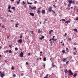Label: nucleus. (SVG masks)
Instances as JSON below:
<instances>
[{"label": "nucleus", "instance_id": "obj_1", "mask_svg": "<svg viewBox=\"0 0 78 78\" xmlns=\"http://www.w3.org/2000/svg\"><path fill=\"white\" fill-rule=\"evenodd\" d=\"M68 73H69V75H73V73H72V72L71 70H69Z\"/></svg>", "mask_w": 78, "mask_h": 78}, {"label": "nucleus", "instance_id": "obj_2", "mask_svg": "<svg viewBox=\"0 0 78 78\" xmlns=\"http://www.w3.org/2000/svg\"><path fill=\"white\" fill-rule=\"evenodd\" d=\"M20 56L21 58L22 57H23V52H21V53L20 54Z\"/></svg>", "mask_w": 78, "mask_h": 78}, {"label": "nucleus", "instance_id": "obj_3", "mask_svg": "<svg viewBox=\"0 0 78 78\" xmlns=\"http://www.w3.org/2000/svg\"><path fill=\"white\" fill-rule=\"evenodd\" d=\"M17 42L19 43H22V39H20L17 41Z\"/></svg>", "mask_w": 78, "mask_h": 78}, {"label": "nucleus", "instance_id": "obj_4", "mask_svg": "<svg viewBox=\"0 0 78 78\" xmlns=\"http://www.w3.org/2000/svg\"><path fill=\"white\" fill-rule=\"evenodd\" d=\"M51 9H52V7H50L48 9V11H50V12L53 11V10H51Z\"/></svg>", "mask_w": 78, "mask_h": 78}, {"label": "nucleus", "instance_id": "obj_5", "mask_svg": "<svg viewBox=\"0 0 78 78\" xmlns=\"http://www.w3.org/2000/svg\"><path fill=\"white\" fill-rule=\"evenodd\" d=\"M5 76V75H4V73H1L0 76L2 77V78H3V76Z\"/></svg>", "mask_w": 78, "mask_h": 78}, {"label": "nucleus", "instance_id": "obj_6", "mask_svg": "<svg viewBox=\"0 0 78 78\" xmlns=\"http://www.w3.org/2000/svg\"><path fill=\"white\" fill-rule=\"evenodd\" d=\"M54 37H55V36H53V37L51 39V40H52V41H57V39H54Z\"/></svg>", "mask_w": 78, "mask_h": 78}, {"label": "nucleus", "instance_id": "obj_7", "mask_svg": "<svg viewBox=\"0 0 78 78\" xmlns=\"http://www.w3.org/2000/svg\"><path fill=\"white\" fill-rule=\"evenodd\" d=\"M41 13H42L43 14H44L45 13V10H43L41 12Z\"/></svg>", "mask_w": 78, "mask_h": 78}, {"label": "nucleus", "instance_id": "obj_8", "mask_svg": "<svg viewBox=\"0 0 78 78\" xmlns=\"http://www.w3.org/2000/svg\"><path fill=\"white\" fill-rule=\"evenodd\" d=\"M45 38V37L44 36H42L41 38H40V39L41 40H42L43 39H44Z\"/></svg>", "mask_w": 78, "mask_h": 78}, {"label": "nucleus", "instance_id": "obj_9", "mask_svg": "<svg viewBox=\"0 0 78 78\" xmlns=\"http://www.w3.org/2000/svg\"><path fill=\"white\" fill-rule=\"evenodd\" d=\"M29 14L31 16H34V14L33 13H30Z\"/></svg>", "mask_w": 78, "mask_h": 78}, {"label": "nucleus", "instance_id": "obj_10", "mask_svg": "<svg viewBox=\"0 0 78 78\" xmlns=\"http://www.w3.org/2000/svg\"><path fill=\"white\" fill-rule=\"evenodd\" d=\"M66 60H67V59L66 58H63L62 61H63V62H66Z\"/></svg>", "mask_w": 78, "mask_h": 78}, {"label": "nucleus", "instance_id": "obj_11", "mask_svg": "<svg viewBox=\"0 0 78 78\" xmlns=\"http://www.w3.org/2000/svg\"><path fill=\"white\" fill-rule=\"evenodd\" d=\"M53 30H51L50 31H49V34H51V32H53Z\"/></svg>", "mask_w": 78, "mask_h": 78}, {"label": "nucleus", "instance_id": "obj_12", "mask_svg": "<svg viewBox=\"0 0 78 78\" xmlns=\"http://www.w3.org/2000/svg\"><path fill=\"white\" fill-rule=\"evenodd\" d=\"M8 9H10V8H11V6L10 5H9L8 6Z\"/></svg>", "mask_w": 78, "mask_h": 78}, {"label": "nucleus", "instance_id": "obj_13", "mask_svg": "<svg viewBox=\"0 0 78 78\" xmlns=\"http://www.w3.org/2000/svg\"><path fill=\"white\" fill-rule=\"evenodd\" d=\"M76 76H77V73H74V75L73 76L74 77H75Z\"/></svg>", "mask_w": 78, "mask_h": 78}, {"label": "nucleus", "instance_id": "obj_14", "mask_svg": "<svg viewBox=\"0 0 78 78\" xmlns=\"http://www.w3.org/2000/svg\"><path fill=\"white\" fill-rule=\"evenodd\" d=\"M19 24H18V23H16V24H15V27L16 28H17V27H18V25Z\"/></svg>", "mask_w": 78, "mask_h": 78}, {"label": "nucleus", "instance_id": "obj_15", "mask_svg": "<svg viewBox=\"0 0 78 78\" xmlns=\"http://www.w3.org/2000/svg\"><path fill=\"white\" fill-rule=\"evenodd\" d=\"M65 23H70V21H67L65 22Z\"/></svg>", "mask_w": 78, "mask_h": 78}, {"label": "nucleus", "instance_id": "obj_16", "mask_svg": "<svg viewBox=\"0 0 78 78\" xmlns=\"http://www.w3.org/2000/svg\"><path fill=\"white\" fill-rule=\"evenodd\" d=\"M66 50L67 52H68V51H69V49H68V48H66Z\"/></svg>", "mask_w": 78, "mask_h": 78}, {"label": "nucleus", "instance_id": "obj_17", "mask_svg": "<svg viewBox=\"0 0 78 78\" xmlns=\"http://www.w3.org/2000/svg\"><path fill=\"white\" fill-rule=\"evenodd\" d=\"M11 9H13L14 11V10H15V9H16V8H15V7H12Z\"/></svg>", "mask_w": 78, "mask_h": 78}, {"label": "nucleus", "instance_id": "obj_18", "mask_svg": "<svg viewBox=\"0 0 78 78\" xmlns=\"http://www.w3.org/2000/svg\"><path fill=\"white\" fill-rule=\"evenodd\" d=\"M73 30H74L75 31H76V32H78V31H77V29H73Z\"/></svg>", "mask_w": 78, "mask_h": 78}, {"label": "nucleus", "instance_id": "obj_19", "mask_svg": "<svg viewBox=\"0 0 78 78\" xmlns=\"http://www.w3.org/2000/svg\"><path fill=\"white\" fill-rule=\"evenodd\" d=\"M17 5H19L20 3V2L19 1H17L16 2Z\"/></svg>", "mask_w": 78, "mask_h": 78}, {"label": "nucleus", "instance_id": "obj_20", "mask_svg": "<svg viewBox=\"0 0 78 78\" xmlns=\"http://www.w3.org/2000/svg\"><path fill=\"white\" fill-rule=\"evenodd\" d=\"M40 12H41V11L38 10L37 11V13L39 14V13H40Z\"/></svg>", "mask_w": 78, "mask_h": 78}, {"label": "nucleus", "instance_id": "obj_21", "mask_svg": "<svg viewBox=\"0 0 78 78\" xmlns=\"http://www.w3.org/2000/svg\"><path fill=\"white\" fill-rule=\"evenodd\" d=\"M32 5V4H33V3H30V2H27V4L28 5Z\"/></svg>", "mask_w": 78, "mask_h": 78}, {"label": "nucleus", "instance_id": "obj_22", "mask_svg": "<svg viewBox=\"0 0 78 78\" xmlns=\"http://www.w3.org/2000/svg\"><path fill=\"white\" fill-rule=\"evenodd\" d=\"M71 6V4H68V7H70Z\"/></svg>", "mask_w": 78, "mask_h": 78}, {"label": "nucleus", "instance_id": "obj_23", "mask_svg": "<svg viewBox=\"0 0 78 78\" xmlns=\"http://www.w3.org/2000/svg\"><path fill=\"white\" fill-rule=\"evenodd\" d=\"M36 9V7H34L31 8L32 9Z\"/></svg>", "mask_w": 78, "mask_h": 78}, {"label": "nucleus", "instance_id": "obj_24", "mask_svg": "<svg viewBox=\"0 0 78 78\" xmlns=\"http://www.w3.org/2000/svg\"><path fill=\"white\" fill-rule=\"evenodd\" d=\"M61 20L64 21V22H66V20H65V19H62V20H61L60 21H61Z\"/></svg>", "mask_w": 78, "mask_h": 78}, {"label": "nucleus", "instance_id": "obj_25", "mask_svg": "<svg viewBox=\"0 0 78 78\" xmlns=\"http://www.w3.org/2000/svg\"><path fill=\"white\" fill-rule=\"evenodd\" d=\"M38 33H41V30L39 29H38Z\"/></svg>", "mask_w": 78, "mask_h": 78}, {"label": "nucleus", "instance_id": "obj_26", "mask_svg": "<svg viewBox=\"0 0 78 78\" xmlns=\"http://www.w3.org/2000/svg\"><path fill=\"white\" fill-rule=\"evenodd\" d=\"M67 72H68V70H67V69H66L65 71V73H67Z\"/></svg>", "mask_w": 78, "mask_h": 78}, {"label": "nucleus", "instance_id": "obj_27", "mask_svg": "<svg viewBox=\"0 0 78 78\" xmlns=\"http://www.w3.org/2000/svg\"><path fill=\"white\" fill-rule=\"evenodd\" d=\"M69 4H71V3H72V1H69Z\"/></svg>", "mask_w": 78, "mask_h": 78}, {"label": "nucleus", "instance_id": "obj_28", "mask_svg": "<svg viewBox=\"0 0 78 78\" xmlns=\"http://www.w3.org/2000/svg\"><path fill=\"white\" fill-rule=\"evenodd\" d=\"M46 60H47V59H46V58L44 57V61H46Z\"/></svg>", "mask_w": 78, "mask_h": 78}, {"label": "nucleus", "instance_id": "obj_29", "mask_svg": "<svg viewBox=\"0 0 78 78\" xmlns=\"http://www.w3.org/2000/svg\"><path fill=\"white\" fill-rule=\"evenodd\" d=\"M8 12H10V13H11V12H12V11H11V10L10 9H9V10H8Z\"/></svg>", "mask_w": 78, "mask_h": 78}, {"label": "nucleus", "instance_id": "obj_30", "mask_svg": "<svg viewBox=\"0 0 78 78\" xmlns=\"http://www.w3.org/2000/svg\"><path fill=\"white\" fill-rule=\"evenodd\" d=\"M62 52L63 53H66V52H65V50L62 51Z\"/></svg>", "mask_w": 78, "mask_h": 78}, {"label": "nucleus", "instance_id": "obj_31", "mask_svg": "<svg viewBox=\"0 0 78 78\" xmlns=\"http://www.w3.org/2000/svg\"><path fill=\"white\" fill-rule=\"evenodd\" d=\"M15 50H16V51L18 50V48H15Z\"/></svg>", "mask_w": 78, "mask_h": 78}, {"label": "nucleus", "instance_id": "obj_32", "mask_svg": "<svg viewBox=\"0 0 78 78\" xmlns=\"http://www.w3.org/2000/svg\"><path fill=\"white\" fill-rule=\"evenodd\" d=\"M43 66L44 67H45V63H44L43 64Z\"/></svg>", "mask_w": 78, "mask_h": 78}, {"label": "nucleus", "instance_id": "obj_33", "mask_svg": "<svg viewBox=\"0 0 78 78\" xmlns=\"http://www.w3.org/2000/svg\"><path fill=\"white\" fill-rule=\"evenodd\" d=\"M12 70H14V67L13 66H12Z\"/></svg>", "mask_w": 78, "mask_h": 78}, {"label": "nucleus", "instance_id": "obj_34", "mask_svg": "<svg viewBox=\"0 0 78 78\" xmlns=\"http://www.w3.org/2000/svg\"><path fill=\"white\" fill-rule=\"evenodd\" d=\"M9 50H7L5 51V53H8L9 51Z\"/></svg>", "mask_w": 78, "mask_h": 78}, {"label": "nucleus", "instance_id": "obj_35", "mask_svg": "<svg viewBox=\"0 0 78 78\" xmlns=\"http://www.w3.org/2000/svg\"><path fill=\"white\" fill-rule=\"evenodd\" d=\"M9 52L10 53H12V51H11V50L9 51Z\"/></svg>", "mask_w": 78, "mask_h": 78}, {"label": "nucleus", "instance_id": "obj_36", "mask_svg": "<svg viewBox=\"0 0 78 78\" xmlns=\"http://www.w3.org/2000/svg\"><path fill=\"white\" fill-rule=\"evenodd\" d=\"M71 40V38H68V41H69Z\"/></svg>", "mask_w": 78, "mask_h": 78}, {"label": "nucleus", "instance_id": "obj_37", "mask_svg": "<svg viewBox=\"0 0 78 78\" xmlns=\"http://www.w3.org/2000/svg\"><path fill=\"white\" fill-rule=\"evenodd\" d=\"M13 76H14V77H16V74L13 75Z\"/></svg>", "mask_w": 78, "mask_h": 78}, {"label": "nucleus", "instance_id": "obj_38", "mask_svg": "<svg viewBox=\"0 0 78 78\" xmlns=\"http://www.w3.org/2000/svg\"><path fill=\"white\" fill-rule=\"evenodd\" d=\"M34 3V4H36V3H37V1H35Z\"/></svg>", "mask_w": 78, "mask_h": 78}, {"label": "nucleus", "instance_id": "obj_39", "mask_svg": "<svg viewBox=\"0 0 78 78\" xmlns=\"http://www.w3.org/2000/svg\"><path fill=\"white\" fill-rule=\"evenodd\" d=\"M23 5H25V3L23 1Z\"/></svg>", "mask_w": 78, "mask_h": 78}, {"label": "nucleus", "instance_id": "obj_40", "mask_svg": "<svg viewBox=\"0 0 78 78\" xmlns=\"http://www.w3.org/2000/svg\"><path fill=\"white\" fill-rule=\"evenodd\" d=\"M69 62V61H67L66 62V64H68V63Z\"/></svg>", "mask_w": 78, "mask_h": 78}, {"label": "nucleus", "instance_id": "obj_41", "mask_svg": "<svg viewBox=\"0 0 78 78\" xmlns=\"http://www.w3.org/2000/svg\"><path fill=\"white\" fill-rule=\"evenodd\" d=\"M12 45H9V47H10V48H11V47H12Z\"/></svg>", "mask_w": 78, "mask_h": 78}, {"label": "nucleus", "instance_id": "obj_42", "mask_svg": "<svg viewBox=\"0 0 78 78\" xmlns=\"http://www.w3.org/2000/svg\"><path fill=\"white\" fill-rule=\"evenodd\" d=\"M53 6H54V7H55V8H57V6H55V5H53Z\"/></svg>", "mask_w": 78, "mask_h": 78}, {"label": "nucleus", "instance_id": "obj_43", "mask_svg": "<svg viewBox=\"0 0 78 78\" xmlns=\"http://www.w3.org/2000/svg\"><path fill=\"white\" fill-rule=\"evenodd\" d=\"M76 20H78V18L77 17H76Z\"/></svg>", "mask_w": 78, "mask_h": 78}, {"label": "nucleus", "instance_id": "obj_44", "mask_svg": "<svg viewBox=\"0 0 78 78\" xmlns=\"http://www.w3.org/2000/svg\"><path fill=\"white\" fill-rule=\"evenodd\" d=\"M66 9H67L68 10H70V9L69 8H67Z\"/></svg>", "mask_w": 78, "mask_h": 78}, {"label": "nucleus", "instance_id": "obj_45", "mask_svg": "<svg viewBox=\"0 0 78 78\" xmlns=\"http://www.w3.org/2000/svg\"><path fill=\"white\" fill-rule=\"evenodd\" d=\"M26 65H28V62H26Z\"/></svg>", "mask_w": 78, "mask_h": 78}, {"label": "nucleus", "instance_id": "obj_46", "mask_svg": "<svg viewBox=\"0 0 78 78\" xmlns=\"http://www.w3.org/2000/svg\"><path fill=\"white\" fill-rule=\"evenodd\" d=\"M23 36L22 35H21L20 37V38H22Z\"/></svg>", "mask_w": 78, "mask_h": 78}, {"label": "nucleus", "instance_id": "obj_47", "mask_svg": "<svg viewBox=\"0 0 78 78\" xmlns=\"http://www.w3.org/2000/svg\"><path fill=\"white\" fill-rule=\"evenodd\" d=\"M67 36V34L66 33L65 34L64 36Z\"/></svg>", "mask_w": 78, "mask_h": 78}, {"label": "nucleus", "instance_id": "obj_48", "mask_svg": "<svg viewBox=\"0 0 78 78\" xmlns=\"http://www.w3.org/2000/svg\"><path fill=\"white\" fill-rule=\"evenodd\" d=\"M52 67H55V65L52 64Z\"/></svg>", "mask_w": 78, "mask_h": 78}, {"label": "nucleus", "instance_id": "obj_49", "mask_svg": "<svg viewBox=\"0 0 78 78\" xmlns=\"http://www.w3.org/2000/svg\"><path fill=\"white\" fill-rule=\"evenodd\" d=\"M73 55H76V52H74Z\"/></svg>", "mask_w": 78, "mask_h": 78}, {"label": "nucleus", "instance_id": "obj_50", "mask_svg": "<svg viewBox=\"0 0 78 78\" xmlns=\"http://www.w3.org/2000/svg\"><path fill=\"white\" fill-rule=\"evenodd\" d=\"M48 74H47L46 75V77H48Z\"/></svg>", "mask_w": 78, "mask_h": 78}, {"label": "nucleus", "instance_id": "obj_51", "mask_svg": "<svg viewBox=\"0 0 78 78\" xmlns=\"http://www.w3.org/2000/svg\"><path fill=\"white\" fill-rule=\"evenodd\" d=\"M21 76H23V73H22L21 74Z\"/></svg>", "mask_w": 78, "mask_h": 78}, {"label": "nucleus", "instance_id": "obj_52", "mask_svg": "<svg viewBox=\"0 0 78 78\" xmlns=\"http://www.w3.org/2000/svg\"><path fill=\"white\" fill-rule=\"evenodd\" d=\"M5 62H8V61L6 60H5Z\"/></svg>", "mask_w": 78, "mask_h": 78}, {"label": "nucleus", "instance_id": "obj_53", "mask_svg": "<svg viewBox=\"0 0 78 78\" xmlns=\"http://www.w3.org/2000/svg\"><path fill=\"white\" fill-rule=\"evenodd\" d=\"M30 32H31V33H32V34H33V31H31Z\"/></svg>", "mask_w": 78, "mask_h": 78}, {"label": "nucleus", "instance_id": "obj_54", "mask_svg": "<svg viewBox=\"0 0 78 78\" xmlns=\"http://www.w3.org/2000/svg\"><path fill=\"white\" fill-rule=\"evenodd\" d=\"M58 2V1L57 0H55V2Z\"/></svg>", "mask_w": 78, "mask_h": 78}, {"label": "nucleus", "instance_id": "obj_55", "mask_svg": "<svg viewBox=\"0 0 78 78\" xmlns=\"http://www.w3.org/2000/svg\"><path fill=\"white\" fill-rule=\"evenodd\" d=\"M30 53H29L28 54V56H29V55H30Z\"/></svg>", "mask_w": 78, "mask_h": 78}, {"label": "nucleus", "instance_id": "obj_56", "mask_svg": "<svg viewBox=\"0 0 78 78\" xmlns=\"http://www.w3.org/2000/svg\"><path fill=\"white\" fill-rule=\"evenodd\" d=\"M2 27L3 28H5V26H2Z\"/></svg>", "mask_w": 78, "mask_h": 78}, {"label": "nucleus", "instance_id": "obj_57", "mask_svg": "<svg viewBox=\"0 0 78 78\" xmlns=\"http://www.w3.org/2000/svg\"><path fill=\"white\" fill-rule=\"evenodd\" d=\"M52 12H53V13H54V14H55L56 13V12H54V11H52Z\"/></svg>", "mask_w": 78, "mask_h": 78}, {"label": "nucleus", "instance_id": "obj_58", "mask_svg": "<svg viewBox=\"0 0 78 78\" xmlns=\"http://www.w3.org/2000/svg\"><path fill=\"white\" fill-rule=\"evenodd\" d=\"M74 50H76V48L75 47L74 48Z\"/></svg>", "mask_w": 78, "mask_h": 78}, {"label": "nucleus", "instance_id": "obj_59", "mask_svg": "<svg viewBox=\"0 0 78 78\" xmlns=\"http://www.w3.org/2000/svg\"><path fill=\"white\" fill-rule=\"evenodd\" d=\"M44 78H48L47 77L45 76V77H44Z\"/></svg>", "mask_w": 78, "mask_h": 78}, {"label": "nucleus", "instance_id": "obj_60", "mask_svg": "<svg viewBox=\"0 0 78 78\" xmlns=\"http://www.w3.org/2000/svg\"><path fill=\"white\" fill-rule=\"evenodd\" d=\"M75 2V1L73 0V2H72V3H74Z\"/></svg>", "mask_w": 78, "mask_h": 78}, {"label": "nucleus", "instance_id": "obj_61", "mask_svg": "<svg viewBox=\"0 0 78 78\" xmlns=\"http://www.w3.org/2000/svg\"><path fill=\"white\" fill-rule=\"evenodd\" d=\"M39 59L37 58V61H39Z\"/></svg>", "mask_w": 78, "mask_h": 78}, {"label": "nucleus", "instance_id": "obj_62", "mask_svg": "<svg viewBox=\"0 0 78 78\" xmlns=\"http://www.w3.org/2000/svg\"><path fill=\"white\" fill-rule=\"evenodd\" d=\"M29 7H30V8H31V5H29Z\"/></svg>", "mask_w": 78, "mask_h": 78}, {"label": "nucleus", "instance_id": "obj_63", "mask_svg": "<svg viewBox=\"0 0 78 78\" xmlns=\"http://www.w3.org/2000/svg\"><path fill=\"white\" fill-rule=\"evenodd\" d=\"M51 41V39H50V40H49V41Z\"/></svg>", "mask_w": 78, "mask_h": 78}, {"label": "nucleus", "instance_id": "obj_64", "mask_svg": "<svg viewBox=\"0 0 78 78\" xmlns=\"http://www.w3.org/2000/svg\"><path fill=\"white\" fill-rule=\"evenodd\" d=\"M62 45L63 46H64V43L62 44Z\"/></svg>", "mask_w": 78, "mask_h": 78}]
</instances>
